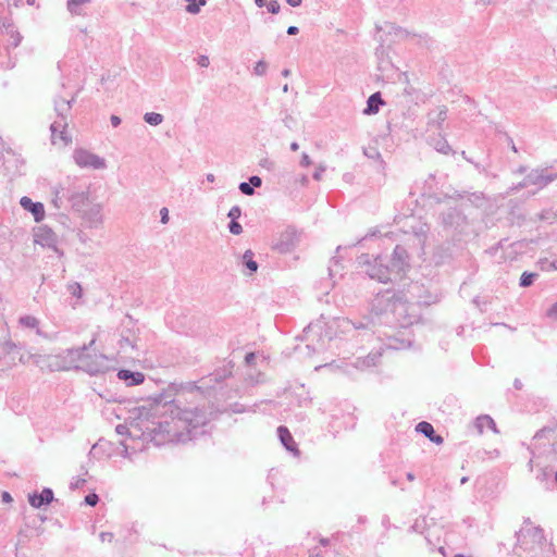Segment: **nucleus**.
<instances>
[{
    "label": "nucleus",
    "mask_w": 557,
    "mask_h": 557,
    "mask_svg": "<svg viewBox=\"0 0 557 557\" xmlns=\"http://www.w3.org/2000/svg\"><path fill=\"white\" fill-rule=\"evenodd\" d=\"M87 346L81 348H73L61 354L49 355L46 357L36 356L34 357V362L42 370V371H69L73 368L74 363L78 360L84 361L83 366L91 372H100L104 370V367L94 364L85 359V350Z\"/></svg>",
    "instance_id": "obj_1"
},
{
    "label": "nucleus",
    "mask_w": 557,
    "mask_h": 557,
    "mask_svg": "<svg viewBox=\"0 0 557 557\" xmlns=\"http://www.w3.org/2000/svg\"><path fill=\"white\" fill-rule=\"evenodd\" d=\"M74 158L77 165L83 168L101 169L104 166L103 159L84 149L76 150Z\"/></svg>",
    "instance_id": "obj_2"
},
{
    "label": "nucleus",
    "mask_w": 557,
    "mask_h": 557,
    "mask_svg": "<svg viewBox=\"0 0 557 557\" xmlns=\"http://www.w3.org/2000/svg\"><path fill=\"white\" fill-rule=\"evenodd\" d=\"M21 206L33 213L35 220L40 222L45 218V208L41 202H33L28 197L21 198Z\"/></svg>",
    "instance_id": "obj_3"
},
{
    "label": "nucleus",
    "mask_w": 557,
    "mask_h": 557,
    "mask_svg": "<svg viewBox=\"0 0 557 557\" xmlns=\"http://www.w3.org/2000/svg\"><path fill=\"white\" fill-rule=\"evenodd\" d=\"M53 499V492L50 488H44L39 494L34 493L28 495V502L34 508H40L42 505H48Z\"/></svg>",
    "instance_id": "obj_4"
},
{
    "label": "nucleus",
    "mask_w": 557,
    "mask_h": 557,
    "mask_svg": "<svg viewBox=\"0 0 557 557\" xmlns=\"http://www.w3.org/2000/svg\"><path fill=\"white\" fill-rule=\"evenodd\" d=\"M120 380L128 381L132 380L129 385H139L145 381V375L141 372H132L129 370H120L117 372Z\"/></svg>",
    "instance_id": "obj_5"
},
{
    "label": "nucleus",
    "mask_w": 557,
    "mask_h": 557,
    "mask_svg": "<svg viewBox=\"0 0 557 557\" xmlns=\"http://www.w3.org/2000/svg\"><path fill=\"white\" fill-rule=\"evenodd\" d=\"M417 431L423 433L426 437H429L432 442H434L436 444L443 443V438L440 435L434 434V429H433L432 424L429 422H425V421L420 422L417 425Z\"/></svg>",
    "instance_id": "obj_6"
},
{
    "label": "nucleus",
    "mask_w": 557,
    "mask_h": 557,
    "mask_svg": "<svg viewBox=\"0 0 557 557\" xmlns=\"http://www.w3.org/2000/svg\"><path fill=\"white\" fill-rule=\"evenodd\" d=\"M277 433H278V436H280V440L282 442V444L290 451H295L296 450V444H295V441L290 434V432L288 431L287 428L285 426H280L277 429Z\"/></svg>",
    "instance_id": "obj_7"
},
{
    "label": "nucleus",
    "mask_w": 557,
    "mask_h": 557,
    "mask_svg": "<svg viewBox=\"0 0 557 557\" xmlns=\"http://www.w3.org/2000/svg\"><path fill=\"white\" fill-rule=\"evenodd\" d=\"M383 104V100L379 92L371 95L368 99V107L364 110L366 114H375L379 112V107Z\"/></svg>",
    "instance_id": "obj_8"
},
{
    "label": "nucleus",
    "mask_w": 557,
    "mask_h": 557,
    "mask_svg": "<svg viewBox=\"0 0 557 557\" xmlns=\"http://www.w3.org/2000/svg\"><path fill=\"white\" fill-rule=\"evenodd\" d=\"M476 426L480 432H483L485 429L495 431V422L488 416H482L476 419Z\"/></svg>",
    "instance_id": "obj_9"
},
{
    "label": "nucleus",
    "mask_w": 557,
    "mask_h": 557,
    "mask_svg": "<svg viewBox=\"0 0 557 557\" xmlns=\"http://www.w3.org/2000/svg\"><path fill=\"white\" fill-rule=\"evenodd\" d=\"M52 143L54 145L66 146L71 143V137L65 136L64 132L57 133L55 125H52Z\"/></svg>",
    "instance_id": "obj_10"
},
{
    "label": "nucleus",
    "mask_w": 557,
    "mask_h": 557,
    "mask_svg": "<svg viewBox=\"0 0 557 557\" xmlns=\"http://www.w3.org/2000/svg\"><path fill=\"white\" fill-rule=\"evenodd\" d=\"M253 253L251 250H247L244 253V260L246 262V267L250 270V272H256L258 269V264L256 261L252 260Z\"/></svg>",
    "instance_id": "obj_11"
},
{
    "label": "nucleus",
    "mask_w": 557,
    "mask_h": 557,
    "mask_svg": "<svg viewBox=\"0 0 557 557\" xmlns=\"http://www.w3.org/2000/svg\"><path fill=\"white\" fill-rule=\"evenodd\" d=\"M145 121L150 125H159L163 121V117L159 113L150 112L145 114Z\"/></svg>",
    "instance_id": "obj_12"
},
{
    "label": "nucleus",
    "mask_w": 557,
    "mask_h": 557,
    "mask_svg": "<svg viewBox=\"0 0 557 557\" xmlns=\"http://www.w3.org/2000/svg\"><path fill=\"white\" fill-rule=\"evenodd\" d=\"M35 236H36L35 242L44 245V243L40 240V238L50 239L53 237V233L50 230L40 228L39 232Z\"/></svg>",
    "instance_id": "obj_13"
},
{
    "label": "nucleus",
    "mask_w": 557,
    "mask_h": 557,
    "mask_svg": "<svg viewBox=\"0 0 557 557\" xmlns=\"http://www.w3.org/2000/svg\"><path fill=\"white\" fill-rule=\"evenodd\" d=\"M20 323L30 329H35L38 325V321L34 317H23L20 319Z\"/></svg>",
    "instance_id": "obj_14"
},
{
    "label": "nucleus",
    "mask_w": 557,
    "mask_h": 557,
    "mask_svg": "<svg viewBox=\"0 0 557 557\" xmlns=\"http://www.w3.org/2000/svg\"><path fill=\"white\" fill-rule=\"evenodd\" d=\"M536 274L524 272L521 275L520 285L523 287L530 286L533 283V278Z\"/></svg>",
    "instance_id": "obj_15"
},
{
    "label": "nucleus",
    "mask_w": 557,
    "mask_h": 557,
    "mask_svg": "<svg viewBox=\"0 0 557 557\" xmlns=\"http://www.w3.org/2000/svg\"><path fill=\"white\" fill-rule=\"evenodd\" d=\"M546 314L550 320L557 321V301L550 306Z\"/></svg>",
    "instance_id": "obj_16"
},
{
    "label": "nucleus",
    "mask_w": 557,
    "mask_h": 557,
    "mask_svg": "<svg viewBox=\"0 0 557 557\" xmlns=\"http://www.w3.org/2000/svg\"><path fill=\"white\" fill-rule=\"evenodd\" d=\"M230 231L234 235H239L242 233L243 228H242V225L238 222L233 220L231 222V224H230Z\"/></svg>",
    "instance_id": "obj_17"
},
{
    "label": "nucleus",
    "mask_w": 557,
    "mask_h": 557,
    "mask_svg": "<svg viewBox=\"0 0 557 557\" xmlns=\"http://www.w3.org/2000/svg\"><path fill=\"white\" fill-rule=\"evenodd\" d=\"M99 498H98V495L95 494V493H91V494H88L86 497H85V503L89 506H95L97 505Z\"/></svg>",
    "instance_id": "obj_18"
},
{
    "label": "nucleus",
    "mask_w": 557,
    "mask_h": 557,
    "mask_svg": "<svg viewBox=\"0 0 557 557\" xmlns=\"http://www.w3.org/2000/svg\"><path fill=\"white\" fill-rule=\"evenodd\" d=\"M239 189L245 195H252L253 194V188L250 186L249 183H242L239 185Z\"/></svg>",
    "instance_id": "obj_19"
},
{
    "label": "nucleus",
    "mask_w": 557,
    "mask_h": 557,
    "mask_svg": "<svg viewBox=\"0 0 557 557\" xmlns=\"http://www.w3.org/2000/svg\"><path fill=\"white\" fill-rule=\"evenodd\" d=\"M267 8L271 13L276 14L280 11V3L277 1H270Z\"/></svg>",
    "instance_id": "obj_20"
},
{
    "label": "nucleus",
    "mask_w": 557,
    "mask_h": 557,
    "mask_svg": "<svg viewBox=\"0 0 557 557\" xmlns=\"http://www.w3.org/2000/svg\"><path fill=\"white\" fill-rule=\"evenodd\" d=\"M255 70L258 75H262L267 70V64L264 62H259L257 63Z\"/></svg>",
    "instance_id": "obj_21"
},
{
    "label": "nucleus",
    "mask_w": 557,
    "mask_h": 557,
    "mask_svg": "<svg viewBox=\"0 0 557 557\" xmlns=\"http://www.w3.org/2000/svg\"><path fill=\"white\" fill-rule=\"evenodd\" d=\"M168 221H169V211H168V209H166V208H163V209L161 210V222H162L163 224H165V223H168Z\"/></svg>",
    "instance_id": "obj_22"
},
{
    "label": "nucleus",
    "mask_w": 557,
    "mask_h": 557,
    "mask_svg": "<svg viewBox=\"0 0 557 557\" xmlns=\"http://www.w3.org/2000/svg\"><path fill=\"white\" fill-rule=\"evenodd\" d=\"M198 64L202 67H207L209 65V58L206 55H201L199 58Z\"/></svg>",
    "instance_id": "obj_23"
},
{
    "label": "nucleus",
    "mask_w": 557,
    "mask_h": 557,
    "mask_svg": "<svg viewBox=\"0 0 557 557\" xmlns=\"http://www.w3.org/2000/svg\"><path fill=\"white\" fill-rule=\"evenodd\" d=\"M239 214H240V210H239V208H236V207H235V208H233V209L230 211L228 216H231V218H233V219H236V218H238V216H239Z\"/></svg>",
    "instance_id": "obj_24"
},
{
    "label": "nucleus",
    "mask_w": 557,
    "mask_h": 557,
    "mask_svg": "<svg viewBox=\"0 0 557 557\" xmlns=\"http://www.w3.org/2000/svg\"><path fill=\"white\" fill-rule=\"evenodd\" d=\"M250 184H252L256 187H259L261 185V178L259 176H252L250 177Z\"/></svg>",
    "instance_id": "obj_25"
},
{
    "label": "nucleus",
    "mask_w": 557,
    "mask_h": 557,
    "mask_svg": "<svg viewBox=\"0 0 557 557\" xmlns=\"http://www.w3.org/2000/svg\"><path fill=\"white\" fill-rule=\"evenodd\" d=\"M2 500L5 503H11L13 500L12 496L8 492L2 493Z\"/></svg>",
    "instance_id": "obj_26"
},
{
    "label": "nucleus",
    "mask_w": 557,
    "mask_h": 557,
    "mask_svg": "<svg viewBox=\"0 0 557 557\" xmlns=\"http://www.w3.org/2000/svg\"><path fill=\"white\" fill-rule=\"evenodd\" d=\"M111 122H112L113 126H117L121 123V119L119 116H116V115H112L111 116Z\"/></svg>",
    "instance_id": "obj_27"
},
{
    "label": "nucleus",
    "mask_w": 557,
    "mask_h": 557,
    "mask_svg": "<svg viewBox=\"0 0 557 557\" xmlns=\"http://www.w3.org/2000/svg\"><path fill=\"white\" fill-rule=\"evenodd\" d=\"M298 33V28L296 26H289L287 28V34L288 35H296Z\"/></svg>",
    "instance_id": "obj_28"
},
{
    "label": "nucleus",
    "mask_w": 557,
    "mask_h": 557,
    "mask_svg": "<svg viewBox=\"0 0 557 557\" xmlns=\"http://www.w3.org/2000/svg\"><path fill=\"white\" fill-rule=\"evenodd\" d=\"M101 539H102V541L108 540L110 542L113 539V534L112 533H102Z\"/></svg>",
    "instance_id": "obj_29"
},
{
    "label": "nucleus",
    "mask_w": 557,
    "mask_h": 557,
    "mask_svg": "<svg viewBox=\"0 0 557 557\" xmlns=\"http://www.w3.org/2000/svg\"><path fill=\"white\" fill-rule=\"evenodd\" d=\"M286 1L292 7H298L301 3V0H286Z\"/></svg>",
    "instance_id": "obj_30"
},
{
    "label": "nucleus",
    "mask_w": 557,
    "mask_h": 557,
    "mask_svg": "<svg viewBox=\"0 0 557 557\" xmlns=\"http://www.w3.org/2000/svg\"><path fill=\"white\" fill-rule=\"evenodd\" d=\"M87 0H69V5H72V4H81V3H84L86 2Z\"/></svg>",
    "instance_id": "obj_31"
},
{
    "label": "nucleus",
    "mask_w": 557,
    "mask_h": 557,
    "mask_svg": "<svg viewBox=\"0 0 557 557\" xmlns=\"http://www.w3.org/2000/svg\"><path fill=\"white\" fill-rule=\"evenodd\" d=\"M76 288L75 290H73V294H76L78 293L77 295L81 296V286L79 285H76Z\"/></svg>",
    "instance_id": "obj_32"
},
{
    "label": "nucleus",
    "mask_w": 557,
    "mask_h": 557,
    "mask_svg": "<svg viewBox=\"0 0 557 557\" xmlns=\"http://www.w3.org/2000/svg\"><path fill=\"white\" fill-rule=\"evenodd\" d=\"M76 288L75 290H73V294H76L78 293L77 295L81 296V286L79 285H76Z\"/></svg>",
    "instance_id": "obj_33"
},
{
    "label": "nucleus",
    "mask_w": 557,
    "mask_h": 557,
    "mask_svg": "<svg viewBox=\"0 0 557 557\" xmlns=\"http://www.w3.org/2000/svg\"><path fill=\"white\" fill-rule=\"evenodd\" d=\"M76 288L75 290H73V294H76L78 293L77 295L81 296V286L79 285H76Z\"/></svg>",
    "instance_id": "obj_34"
},
{
    "label": "nucleus",
    "mask_w": 557,
    "mask_h": 557,
    "mask_svg": "<svg viewBox=\"0 0 557 557\" xmlns=\"http://www.w3.org/2000/svg\"><path fill=\"white\" fill-rule=\"evenodd\" d=\"M290 147H292V149H293L294 151L298 150V148H299V147H298V145H297L296 143H293Z\"/></svg>",
    "instance_id": "obj_35"
},
{
    "label": "nucleus",
    "mask_w": 557,
    "mask_h": 557,
    "mask_svg": "<svg viewBox=\"0 0 557 557\" xmlns=\"http://www.w3.org/2000/svg\"><path fill=\"white\" fill-rule=\"evenodd\" d=\"M407 479H408L409 481H413V480H414V476H413V474H412V473H408V474H407Z\"/></svg>",
    "instance_id": "obj_36"
},
{
    "label": "nucleus",
    "mask_w": 557,
    "mask_h": 557,
    "mask_svg": "<svg viewBox=\"0 0 557 557\" xmlns=\"http://www.w3.org/2000/svg\"><path fill=\"white\" fill-rule=\"evenodd\" d=\"M255 1H256V3H257L259 7H262V5H263V1H264V0H255Z\"/></svg>",
    "instance_id": "obj_37"
},
{
    "label": "nucleus",
    "mask_w": 557,
    "mask_h": 557,
    "mask_svg": "<svg viewBox=\"0 0 557 557\" xmlns=\"http://www.w3.org/2000/svg\"><path fill=\"white\" fill-rule=\"evenodd\" d=\"M95 343H96V338H92V339L89 342L88 347H91L92 345H95Z\"/></svg>",
    "instance_id": "obj_38"
},
{
    "label": "nucleus",
    "mask_w": 557,
    "mask_h": 557,
    "mask_svg": "<svg viewBox=\"0 0 557 557\" xmlns=\"http://www.w3.org/2000/svg\"><path fill=\"white\" fill-rule=\"evenodd\" d=\"M252 358H253V354H249V355L246 357L247 361H250Z\"/></svg>",
    "instance_id": "obj_39"
},
{
    "label": "nucleus",
    "mask_w": 557,
    "mask_h": 557,
    "mask_svg": "<svg viewBox=\"0 0 557 557\" xmlns=\"http://www.w3.org/2000/svg\"><path fill=\"white\" fill-rule=\"evenodd\" d=\"M465 482H467V478L461 479V483H465Z\"/></svg>",
    "instance_id": "obj_40"
},
{
    "label": "nucleus",
    "mask_w": 557,
    "mask_h": 557,
    "mask_svg": "<svg viewBox=\"0 0 557 557\" xmlns=\"http://www.w3.org/2000/svg\"><path fill=\"white\" fill-rule=\"evenodd\" d=\"M555 480H556V482H557V472L555 473Z\"/></svg>",
    "instance_id": "obj_41"
}]
</instances>
